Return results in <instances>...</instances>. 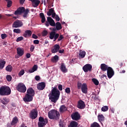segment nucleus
Here are the masks:
<instances>
[{
	"mask_svg": "<svg viewBox=\"0 0 127 127\" xmlns=\"http://www.w3.org/2000/svg\"><path fill=\"white\" fill-rule=\"evenodd\" d=\"M60 97V91L57 89V87H55L51 90V94L49 97L50 100L53 103H56L59 99Z\"/></svg>",
	"mask_w": 127,
	"mask_h": 127,
	"instance_id": "f257e3e1",
	"label": "nucleus"
},
{
	"mask_svg": "<svg viewBox=\"0 0 127 127\" xmlns=\"http://www.w3.org/2000/svg\"><path fill=\"white\" fill-rule=\"evenodd\" d=\"M48 117L50 120L57 121L60 118V113L55 109H52L48 112Z\"/></svg>",
	"mask_w": 127,
	"mask_h": 127,
	"instance_id": "f03ea898",
	"label": "nucleus"
},
{
	"mask_svg": "<svg viewBox=\"0 0 127 127\" xmlns=\"http://www.w3.org/2000/svg\"><path fill=\"white\" fill-rule=\"evenodd\" d=\"M50 39H54V41H56L58 39V41H61L64 37H63V35H60L59 36V34L56 33L55 31H52L50 33L49 36Z\"/></svg>",
	"mask_w": 127,
	"mask_h": 127,
	"instance_id": "7ed1b4c3",
	"label": "nucleus"
},
{
	"mask_svg": "<svg viewBox=\"0 0 127 127\" xmlns=\"http://www.w3.org/2000/svg\"><path fill=\"white\" fill-rule=\"evenodd\" d=\"M11 93V89L8 86H1L0 87V96H8Z\"/></svg>",
	"mask_w": 127,
	"mask_h": 127,
	"instance_id": "20e7f679",
	"label": "nucleus"
},
{
	"mask_svg": "<svg viewBox=\"0 0 127 127\" xmlns=\"http://www.w3.org/2000/svg\"><path fill=\"white\" fill-rule=\"evenodd\" d=\"M16 88L17 91H18L20 93H25L26 92V86L23 83H18Z\"/></svg>",
	"mask_w": 127,
	"mask_h": 127,
	"instance_id": "39448f33",
	"label": "nucleus"
},
{
	"mask_svg": "<svg viewBox=\"0 0 127 127\" xmlns=\"http://www.w3.org/2000/svg\"><path fill=\"white\" fill-rule=\"evenodd\" d=\"M30 115L32 120H35V119L37 118V116H38V111H37V109H33L31 111Z\"/></svg>",
	"mask_w": 127,
	"mask_h": 127,
	"instance_id": "423d86ee",
	"label": "nucleus"
},
{
	"mask_svg": "<svg viewBox=\"0 0 127 127\" xmlns=\"http://www.w3.org/2000/svg\"><path fill=\"white\" fill-rule=\"evenodd\" d=\"M92 68H93V66H92L91 64H87L83 66L82 69L85 73H88V72L92 71Z\"/></svg>",
	"mask_w": 127,
	"mask_h": 127,
	"instance_id": "0eeeda50",
	"label": "nucleus"
},
{
	"mask_svg": "<svg viewBox=\"0 0 127 127\" xmlns=\"http://www.w3.org/2000/svg\"><path fill=\"white\" fill-rule=\"evenodd\" d=\"M24 10H25V8H24V7H20L16 11H15L14 14L15 15H20L22 14V13L24 12Z\"/></svg>",
	"mask_w": 127,
	"mask_h": 127,
	"instance_id": "6e6552de",
	"label": "nucleus"
},
{
	"mask_svg": "<svg viewBox=\"0 0 127 127\" xmlns=\"http://www.w3.org/2000/svg\"><path fill=\"white\" fill-rule=\"evenodd\" d=\"M71 118L73 121H79V120H80V118H81V116H80L79 112H76L72 113V114L71 115Z\"/></svg>",
	"mask_w": 127,
	"mask_h": 127,
	"instance_id": "1a4fd4ad",
	"label": "nucleus"
},
{
	"mask_svg": "<svg viewBox=\"0 0 127 127\" xmlns=\"http://www.w3.org/2000/svg\"><path fill=\"white\" fill-rule=\"evenodd\" d=\"M22 25H23V24L21 21L16 20L13 22L12 24V27H14V28H17L18 27H21Z\"/></svg>",
	"mask_w": 127,
	"mask_h": 127,
	"instance_id": "9d476101",
	"label": "nucleus"
},
{
	"mask_svg": "<svg viewBox=\"0 0 127 127\" xmlns=\"http://www.w3.org/2000/svg\"><path fill=\"white\" fill-rule=\"evenodd\" d=\"M77 107L78 109H80V110H83V109H85L86 105L85 104V102H84L83 100H79L78 101Z\"/></svg>",
	"mask_w": 127,
	"mask_h": 127,
	"instance_id": "9b49d317",
	"label": "nucleus"
},
{
	"mask_svg": "<svg viewBox=\"0 0 127 127\" xmlns=\"http://www.w3.org/2000/svg\"><path fill=\"white\" fill-rule=\"evenodd\" d=\"M46 87V84L44 82H39L37 84V88L39 91H43L44 89H45Z\"/></svg>",
	"mask_w": 127,
	"mask_h": 127,
	"instance_id": "f8f14e48",
	"label": "nucleus"
},
{
	"mask_svg": "<svg viewBox=\"0 0 127 127\" xmlns=\"http://www.w3.org/2000/svg\"><path fill=\"white\" fill-rule=\"evenodd\" d=\"M115 75V71L114 69L111 67H109L108 69L107 70V76L109 79H111L113 76Z\"/></svg>",
	"mask_w": 127,
	"mask_h": 127,
	"instance_id": "ddd939ff",
	"label": "nucleus"
},
{
	"mask_svg": "<svg viewBox=\"0 0 127 127\" xmlns=\"http://www.w3.org/2000/svg\"><path fill=\"white\" fill-rule=\"evenodd\" d=\"M33 100V97L32 95L28 94H26L25 97L23 98L24 102H31Z\"/></svg>",
	"mask_w": 127,
	"mask_h": 127,
	"instance_id": "4468645a",
	"label": "nucleus"
},
{
	"mask_svg": "<svg viewBox=\"0 0 127 127\" xmlns=\"http://www.w3.org/2000/svg\"><path fill=\"white\" fill-rule=\"evenodd\" d=\"M59 49H60V46L58 44H56L52 48L51 52L52 53H57V52L59 51Z\"/></svg>",
	"mask_w": 127,
	"mask_h": 127,
	"instance_id": "2eb2a0df",
	"label": "nucleus"
},
{
	"mask_svg": "<svg viewBox=\"0 0 127 127\" xmlns=\"http://www.w3.org/2000/svg\"><path fill=\"white\" fill-rule=\"evenodd\" d=\"M60 70L63 73H67L68 72V69L66 68V65L65 64L62 63L60 66Z\"/></svg>",
	"mask_w": 127,
	"mask_h": 127,
	"instance_id": "dca6fc26",
	"label": "nucleus"
},
{
	"mask_svg": "<svg viewBox=\"0 0 127 127\" xmlns=\"http://www.w3.org/2000/svg\"><path fill=\"white\" fill-rule=\"evenodd\" d=\"M16 49H17V54H18L20 57H21V56H22V55L24 54V50H23V49L20 47L17 48Z\"/></svg>",
	"mask_w": 127,
	"mask_h": 127,
	"instance_id": "f3484780",
	"label": "nucleus"
},
{
	"mask_svg": "<svg viewBox=\"0 0 127 127\" xmlns=\"http://www.w3.org/2000/svg\"><path fill=\"white\" fill-rule=\"evenodd\" d=\"M81 91L84 94L88 93V86L86 83H83L81 86Z\"/></svg>",
	"mask_w": 127,
	"mask_h": 127,
	"instance_id": "a211bd4d",
	"label": "nucleus"
},
{
	"mask_svg": "<svg viewBox=\"0 0 127 127\" xmlns=\"http://www.w3.org/2000/svg\"><path fill=\"white\" fill-rule=\"evenodd\" d=\"M31 1L32 4L34 7H37L39 4L40 3V1L39 0H29Z\"/></svg>",
	"mask_w": 127,
	"mask_h": 127,
	"instance_id": "6ab92c4d",
	"label": "nucleus"
},
{
	"mask_svg": "<svg viewBox=\"0 0 127 127\" xmlns=\"http://www.w3.org/2000/svg\"><path fill=\"white\" fill-rule=\"evenodd\" d=\"M109 67L108 65L106 64H102L100 65V69L103 72H106V71H108L109 69Z\"/></svg>",
	"mask_w": 127,
	"mask_h": 127,
	"instance_id": "aec40b11",
	"label": "nucleus"
},
{
	"mask_svg": "<svg viewBox=\"0 0 127 127\" xmlns=\"http://www.w3.org/2000/svg\"><path fill=\"white\" fill-rule=\"evenodd\" d=\"M32 35V32L29 30L25 31V33L23 34V36L25 38L27 37H30Z\"/></svg>",
	"mask_w": 127,
	"mask_h": 127,
	"instance_id": "412c9836",
	"label": "nucleus"
},
{
	"mask_svg": "<svg viewBox=\"0 0 127 127\" xmlns=\"http://www.w3.org/2000/svg\"><path fill=\"white\" fill-rule=\"evenodd\" d=\"M48 124V119L45 118V121L44 122H38V126L39 127H44Z\"/></svg>",
	"mask_w": 127,
	"mask_h": 127,
	"instance_id": "4be33fe9",
	"label": "nucleus"
},
{
	"mask_svg": "<svg viewBox=\"0 0 127 127\" xmlns=\"http://www.w3.org/2000/svg\"><path fill=\"white\" fill-rule=\"evenodd\" d=\"M47 21L49 22L51 26H55V22L54 21V20L51 18V17H47Z\"/></svg>",
	"mask_w": 127,
	"mask_h": 127,
	"instance_id": "5701e85b",
	"label": "nucleus"
},
{
	"mask_svg": "<svg viewBox=\"0 0 127 127\" xmlns=\"http://www.w3.org/2000/svg\"><path fill=\"white\" fill-rule=\"evenodd\" d=\"M5 63H6V62L4 60H0V70H2V69H3L4 65H5Z\"/></svg>",
	"mask_w": 127,
	"mask_h": 127,
	"instance_id": "b1692460",
	"label": "nucleus"
},
{
	"mask_svg": "<svg viewBox=\"0 0 127 127\" xmlns=\"http://www.w3.org/2000/svg\"><path fill=\"white\" fill-rule=\"evenodd\" d=\"M78 127V123L74 121H72L70 123L68 127Z\"/></svg>",
	"mask_w": 127,
	"mask_h": 127,
	"instance_id": "393cba45",
	"label": "nucleus"
},
{
	"mask_svg": "<svg viewBox=\"0 0 127 127\" xmlns=\"http://www.w3.org/2000/svg\"><path fill=\"white\" fill-rule=\"evenodd\" d=\"M98 119L100 123H101V124L103 125V123H102V122H104V121H105V117H104V115H103L102 114L98 115Z\"/></svg>",
	"mask_w": 127,
	"mask_h": 127,
	"instance_id": "a878e982",
	"label": "nucleus"
},
{
	"mask_svg": "<svg viewBox=\"0 0 127 127\" xmlns=\"http://www.w3.org/2000/svg\"><path fill=\"white\" fill-rule=\"evenodd\" d=\"M40 16L41 18V22L42 23H44L45 22L46 19L45 18V16L44 15V13H40Z\"/></svg>",
	"mask_w": 127,
	"mask_h": 127,
	"instance_id": "bb28decb",
	"label": "nucleus"
},
{
	"mask_svg": "<svg viewBox=\"0 0 127 127\" xmlns=\"http://www.w3.org/2000/svg\"><path fill=\"white\" fill-rule=\"evenodd\" d=\"M37 68H38V66L37 65L35 64L32 69H30L29 70V73H33V72H35L37 70Z\"/></svg>",
	"mask_w": 127,
	"mask_h": 127,
	"instance_id": "cd10ccee",
	"label": "nucleus"
},
{
	"mask_svg": "<svg viewBox=\"0 0 127 127\" xmlns=\"http://www.w3.org/2000/svg\"><path fill=\"white\" fill-rule=\"evenodd\" d=\"M27 94L28 95H33L34 94V90L31 87L27 90Z\"/></svg>",
	"mask_w": 127,
	"mask_h": 127,
	"instance_id": "c85d7f7f",
	"label": "nucleus"
},
{
	"mask_svg": "<svg viewBox=\"0 0 127 127\" xmlns=\"http://www.w3.org/2000/svg\"><path fill=\"white\" fill-rule=\"evenodd\" d=\"M67 111V107L65 105H62L60 108V113H63Z\"/></svg>",
	"mask_w": 127,
	"mask_h": 127,
	"instance_id": "c756f323",
	"label": "nucleus"
},
{
	"mask_svg": "<svg viewBox=\"0 0 127 127\" xmlns=\"http://www.w3.org/2000/svg\"><path fill=\"white\" fill-rule=\"evenodd\" d=\"M17 122H18V119H17V117L15 116L12 119L11 125H12V126H14V125L17 124Z\"/></svg>",
	"mask_w": 127,
	"mask_h": 127,
	"instance_id": "7c9ffc66",
	"label": "nucleus"
},
{
	"mask_svg": "<svg viewBox=\"0 0 127 127\" xmlns=\"http://www.w3.org/2000/svg\"><path fill=\"white\" fill-rule=\"evenodd\" d=\"M55 12V11L54 10V8H51L49 10V11L47 12V14L48 15V16H51L52 13Z\"/></svg>",
	"mask_w": 127,
	"mask_h": 127,
	"instance_id": "2f4dec72",
	"label": "nucleus"
},
{
	"mask_svg": "<svg viewBox=\"0 0 127 127\" xmlns=\"http://www.w3.org/2000/svg\"><path fill=\"white\" fill-rule=\"evenodd\" d=\"M56 27L57 30H61V29H62V26H61V23L59 22L56 23Z\"/></svg>",
	"mask_w": 127,
	"mask_h": 127,
	"instance_id": "473e14b6",
	"label": "nucleus"
},
{
	"mask_svg": "<svg viewBox=\"0 0 127 127\" xmlns=\"http://www.w3.org/2000/svg\"><path fill=\"white\" fill-rule=\"evenodd\" d=\"M5 70L7 71V72H11L12 71V66L10 64H8L5 67Z\"/></svg>",
	"mask_w": 127,
	"mask_h": 127,
	"instance_id": "72a5a7b5",
	"label": "nucleus"
},
{
	"mask_svg": "<svg viewBox=\"0 0 127 127\" xmlns=\"http://www.w3.org/2000/svg\"><path fill=\"white\" fill-rule=\"evenodd\" d=\"M58 60H59V57H58V56L56 55L52 59V62H55V61L56 62H57V61H58Z\"/></svg>",
	"mask_w": 127,
	"mask_h": 127,
	"instance_id": "f704fd0d",
	"label": "nucleus"
},
{
	"mask_svg": "<svg viewBox=\"0 0 127 127\" xmlns=\"http://www.w3.org/2000/svg\"><path fill=\"white\" fill-rule=\"evenodd\" d=\"M5 1H7V7H10L12 5V1L11 0H5Z\"/></svg>",
	"mask_w": 127,
	"mask_h": 127,
	"instance_id": "c9c22d12",
	"label": "nucleus"
},
{
	"mask_svg": "<svg viewBox=\"0 0 127 127\" xmlns=\"http://www.w3.org/2000/svg\"><path fill=\"white\" fill-rule=\"evenodd\" d=\"M92 81L94 83V84L96 85V86H98V85H99V80H97V79L92 78Z\"/></svg>",
	"mask_w": 127,
	"mask_h": 127,
	"instance_id": "e433bc0d",
	"label": "nucleus"
},
{
	"mask_svg": "<svg viewBox=\"0 0 127 127\" xmlns=\"http://www.w3.org/2000/svg\"><path fill=\"white\" fill-rule=\"evenodd\" d=\"M6 79L8 82H11L12 79V77L10 75H7L6 76Z\"/></svg>",
	"mask_w": 127,
	"mask_h": 127,
	"instance_id": "4c0bfd02",
	"label": "nucleus"
},
{
	"mask_svg": "<svg viewBox=\"0 0 127 127\" xmlns=\"http://www.w3.org/2000/svg\"><path fill=\"white\" fill-rule=\"evenodd\" d=\"M109 110V107L107 106H104L101 108L102 112H107Z\"/></svg>",
	"mask_w": 127,
	"mask_h": 127,
	"instance_id": "58836bf2",
	"label": "nucleus"
},
{
	"mask_svg": "<svg viewBox=\"0 0 127 127\" xmlns=\"http://www.w3.org/2000/svg\"><path fill=\"white\" fill-rule=\"evenodd\" d=\"M85 56H86V52L84 51H82L79 53V56H80L81 58H84V57H85Z\"/></svg>",
	"mask_w": 127,
	"mask_h": 127,
	"instance_id": "ea45409f",
	"label": "nucleus"
},
{
	"mask_svg": "<svg viewBox=\"0 0 127 127\" xmlns=\"http://www.w3.org/2000/svg\"><path fill=\"white\" fill-rule=\"evenodd\" d=\"M45 122V119H44V118L42 117H40L39 118V123H42V122Z\"/></svg>",
	"mask_w": 127,
	"mask_h": 127,
	"instance_id": "a19ab883",
	"label": "nucleus"
},
{
	"mask_svg": "<svg viewBox=\"0 0 127 127\" xmlns=\"http://www.w3.org/2000/svg\"><path fill=\"white\" fill-rule=\"evenodd\" d=\"M91 127H100L99 124L95 122L91 126Z\"/></svg>",
	"mask_w": 127,
	"mask_h": 127,
	"instance_id": "79ce46f5",
	"label": "nucleus"
},
{
	"mask_svg": "<svg viewBox=\"0 0 127 127\" xmlns=\"http://www.w3.org/2000/svg\"><path fill=\"white\" fill-rule=\"evenodd\" d=\"M13 32L15 33H20L21 32V30H20V29H14L13 30Z\"/></svg>",
	"mask_w": 127,
	"mask_h": 127,
	"instance_id": "37998d69",
	"label": "nucleus"
},
{
	"mask_svg": "<svg viewBox=\"0 0 127 127\" xmlns=\"http://www.w3.org/2000/svg\"><path fill=\"white\" fill-rule=\"evenodd\" d=\"M47 34H48V31L47 30H44L42 33V36H46Z\"/></svg>",
	"mask_w": 127,
	"mask_h": 127,
	"instance_id": "c03bdc74",
	"label": "nucleus"
},
{
	"mask_svg": "<svg viewBox=\"0 0 127 127\" xmlns=\"http://www.w3.org/2000/svg\"><path fill=\"white\" fill-rule=\"evenodd\" d=\"M22 40H23V37L20 36L17 38L16 39V42H19V41H21Z\"/></svg>",
	"mask_w": 127,
	"mask_h": 127,
	"instance_id": "a18cd8bd",
	"label": "nucleus"
},
{
	"mask_svg": "<svg viewBox=\"0 0 127 127\" xmlns=\"http://www.w3.org/2000/svg\"><path fill=\"white\" fill-rule=\"evenodd\" d=\"M82 86H83V84H82V83L81 82H78L77 83V88L78 89H80L82 88Z\"/></svg>",
	"mask_w": 127,
	"mask_h": 127,
	"instance_id": "49530a36",
	"label": "nucleus"
},
{
	"mask_svg": "<svg viewBox=\"0 0 127 127\" xmlns=\"http://www.w3.org/2000/svg\"><path fill=\"white\" fill-rule=\"evenodd\" d=\"M65 93H66V94H70L71 90H70V88L67 87L65 89Z\"/></svg>",
	"mask_w": 127,
	"mask_h": 127,
	"instance_id": "de8ad7c7",
	"label": "nucleus"
},
{
	"mask_svg": "<svg viewBox=\"0 0 127 127\" xmlns=\"http://www.w3.org/2000/svg\"><path fill=\"white\" fill-rule=\"evenodd\" d=\"M1 37L2 39H5V38H6L7 37V35L6 34H2L1 35Z\"/></svg>",
	"mask_w": 127,
	"mask_h": 127,
	"instance_id": "09e8293b",
	"label": "nucleus"
},
{
	"mask_svg": "<svg viewBox=\"0 0 127 127\" xmlns=\"http://www.w3.org/2000/svg\"><path fill=\"white\" fill-rule=\"evenodd\" d=\"M59 127H64V123L62 122V121L60 120L59 123Z\"/></svg>",
	"mask_w": 127,
	"mask_h": 127,
	"instance_id": "8fccbe9b",
	"label": "nucleus"
},
{
	"mask_svg": "<svg viewBox=\"0 0 127 127\" xmlns=\"http://www.w3.org/2000/svg\"><path fill=\"white\" fill-rule=\"evenodd\" d=\"M35 48V47L34 46V45H31V47L30 49V51H31V52H33V50H34Z\"/></svg>",
	"mask_w": 127,
	"mask_h": 127,
	"instance_id": "3c124183",
	"label": "nucleus"
},
{
	"mask_svg": "<svg viewBox=\"0 0 127 127\" xmlns=\"http://www.w3.org/2000/svg\"><path fill=\"white\" fill-rule=\"evenodd\" d=\"M23 74H24V70L22 69L21 71H20V72L18 73V75L19 76H22V75H23Z\"/></svg>",
	"mask_w": 127,
	"mask_h": 127,
	"instance_id": "603ef678",
	"label": "nucleus"
},
{
	"mask_svg": "<svg viewBox=\"0 0 127 127\" xmlns=\"http://www.w3.org/2000/svg\"><path fill=\"white\" fill-rule=\"evenodd\" d=\"M32 37L34 38V39H37L38 38V36L34 34H32Z\"/></svg>",
	"mask_w": 127,
	"mask_h": 127,
	"instance_id": "864d4df0",
	"label": "nucleus"
},
{
	"mask_svg": "<svg viewBox=\"0 0 127 127\" xmlns=\"http://www.w3.org/2000/svg\"><path fill=\"white\" fill-rule=\"evenodd\" d=\"M62 85L61 84H59L58 85V89L60 91H62L63 90V88H62Z\"/></svg>",
	"mask_w": 127,
	"mask_h": 127,
	"instance_id": "5fc2aeb1",
	"label": "nucleus"
},
{
	"mask_svg": "<svg viewBox=\"0 0 127 127\" xmlns=\"http://www.w3.org/2000/svg\"><path fill=\"white\" fill-rule=\"evenodd\" d=\"M34 44H39V40H35L33 41Z\"/></svg>",
	"mask_w": 127,
	"mask_h": 127,
	"instance_id": "6e6d98bb",
	"label": "nucleus"
},
{
	"mask_svg": "<svg viewBox=\"0 0 127 127\" xmlns=\"http://www.w3.org/2000/svg\"><path fill=\"white\" fill-rule=\"evenodd\" d=\"M35 80L36 81H39L40 80V76L39 75H37L35 76Z\"/></svg>",
	"mask_w": 127,
	"mask_h": 127,
	"instance_id": "4d7b16f0",
	"label": "nucleus"
},
{
	"mask_svg": "<svg viewBox=\"0 0 127 127\" xmlns=\"http://www.w3.org/2000/svg\"><path fill=\"white\" fill-rule=\"evenodd\" d=\"M55 18L57 21H59L60 20V17H59V16H58V15H56Z\"/></svg>",
	"mask_w": 127,
	"mask_h": 127,
	"instance_id": "13d9d810",
	"label": "nucleus"
},
{
	"mask_svg": "<svg viewBox=\"0 0 127 127\" xmlns=\"http://www.w3.org/2000/svg\"><path fill=\"white\" fill-rule=\"evenodd\" d=\"M64 49H63V50H59V53L60 54H62V53H64Z\"/></svg>",
	"mask_w": 127,
	"mask_h": 127,
	"instance_id": "bf43d9fd",
	"label": "nucleus"
},
{
	"mask_svg": "<svg viewBox=\"0 0 127 127\" xmlns=\"http://www.w3.org/2000/svg\"><path fill=\"white\" fill-rule=\"evenodd\" d=\"M51 15H52L53 18H54V17H55L56 16V13H55V12H54V13H52Z\"/></svg>",
	"mask_w": 127,
	"mask_h": 127,
	"instance_id": "052dcab7",
	"label": "nucleus"
},
{
	"mask_svg": "<svg viewBox=\"0 0 127 127\" xmlns=\"http://www.w3.org/2000/svg\"><path fill=\"white\" fill-rule=\"evenodd\" d=\"M24 12L25 13H26L27 14H28V13L29 12V9H26V10H24Z\"/></svg>",
	"mask_w": 127,
	"mask_h": 127,
	"instance_id": "680f3d73",
	"label": "nucleus"
},
{
	"mask_svg": "<svg viewBox=\"0 0 127 127\" xmlns=\"http://www.w3.org/2000/svg\"><path fill=\"white\" fill-rule=\"evenodd\" d=\"M24 1H25V0H20V4H23V3H24Z\"/></svg>",
	"mask_w": 127,
	"mask_h": 127,
	"instance_id": "e2e57ef3",
	"label": "nucleus"
},
{
	"mask_svg": "<svg viewBox=\"0 0 127 127\" xmlns=\"http://www.w3.org/2000/svg\"><path fill=\"white\" fill-rule=\"evenodd\" d=\"M26 58H29L30 57V56H31V55H30V54L29 53H27L26 55Z\"/></svg>",
	"mask_w": 127,
	"mask_h": 127,
	"instance_id": "0e129e2a",
	"label": "nucleus"
},
{
	"mask_svg": "<svg viewBox=\"0 0 127 127\" xmlns=\"http://www.w3.org/2000/svg\"><path fill=\"white\" fill-rule=\"evenodd\" d=\"M70 64H74V60L72 59V60L70 61Z\"/></svg>",
	"mask_w": 127,
	"mask_h": 127,
	"instance_id": "69168bd1",
	"label": "nucleus"
},
{
	"mask_svg": "<svg viewBox=\"0 0 127 127\" xmlns=\"http://www.w3.org/2000/svg\"><path fill=\"white\" fill-rule=\"evenodd\" d=\"M27 14H26V13H24V14L23 15V17H27Z\"/></svg>",
	"mask_w": 127,
	"mask_h": 127,
	"instance_id": "338daca9",
	"label": "nucleus"
},
{
	"mask_svg": "<svg viewBox=\"0 0 127 127\" xmlns=\"http://www.w3.org/2000/svg\"><path fill=\"white\" fill-rule=\"evenodd\" d=\"M20 127H27V126H25V125H24V124L23 123L21 125Z\"/></svg>",
	"mask_w": 127,
	"mask_h": 127,
	"instance_id": "774afa93",
	"label": "nucleus"
}]
</instances>
